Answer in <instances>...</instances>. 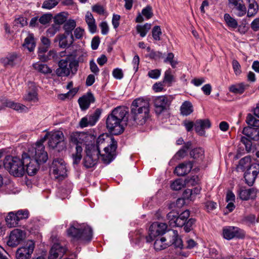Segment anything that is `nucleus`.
Masks as SVG:
<instances>
[{
  "instance_id": "nucleus-63",
  "label": "nucleus",
  "mask_w": 259,
  "mask_h": 259,
  "mask_svg": "<svg viewBox=\"0 0 259 259\" xmlns=\"http://www.w3.org/2000/svg\"><path fill=\"white\" fill-rule=\"evenodd\" d=\"M112 75L113 77L117 79H121L123 76L122 70L118 68L113 70Z\"/></svg>"
},
{
  "instance_id": "nucleus-44",
  "label": "nucleus",
  "mask_w": 259,
  "mask_h": 259,
  "mask_svg": "<svg viewBox=\"0 0 259 259\" xmlns=\"http://www.w3.org/2000/svg\"><path fill=\"white\" fill-rule=\"evenodd\" d=\"M101 112L99 109H97L91 115L87 116L90 121L91 126L94 125L97 121L99 120L101 115Z\"/></svg>"
},
{
  "instance_id": "nucleus-4",
  "label": "nucleus",
  "mask_w": 259,
  "mask_h": 259,
  "mask_svg": "<svg viewBox=\"0 0 259 259\" xmlns=\"http://www.w3.org/2000/svg\"><path fill=\"white\" fill-rule=\"evenodd\" d=\"M127 113V109L124 107L119 106L113 109L106 119V126L109 131L114 135L122 133L123 128L121 123Z\"/></svg>"
},
{
  "instance_id": "nucleus-15",
  "label": "nucleus",
  "mask_w": 259,
  "mask_h": 259,
  "mask_svg": "<svg viewBox=\"0 0 259 259\" xmlns=\"http://www.w3.org/2000/svg\"><path fill=\"white\" fill-rule=\"evenodd\" d=\"M75 64L73 62H69L67 59H62L59 62V68L56 72L59 76H67L70 74V71Z\"/></svg>"
},
{
  "instance_id": "nucleus-42",
  "label": "nucleus",
  "mask_w": 259,
  "mask_h": 259,
  "mask_svg": "<svg viewBox=\"0 0 259 259\" xmlns=\"http://www.w3.org/2000/svg\"><path fill=\"white\" fill-rule=\"evenodd\" d=\"M224 18L229 27L234 29L238 27V22L236 20L232 17L229 14H225Z\"/></svg>"
},
{
  "instance_id": "nucleus-61",
  "label": "nucleus",
  "mask_w": 259,
  "mask_h": 259,
  "mask_svg": "<svg viewBox=\"0 0 259 259\" xmlns=\"http://www.w3.org/2000/svg\"><path fill=\"white\" fill-rule=\"evenodd\" d=\"M76 92H77V90L74 89L73 90H70L66 94H60L59 95V98H60V99H61L62 100H64L66 98H69L70 97H72L76 94Z\"/></svg>"
},
{
  "instance_id": "nucleus-62",
  "label": "nucleus",
  "mask_w": 259,
  "mask_h": 259,
  "mask_svg": "<svg viewBox=\"0 0 259 259\" xmlns=\"http://www.w3.org/2000/svg\"><path fill=\"white\" fill-rule=\"evenodd\" d=\"M232 66L235 74L236 75H239L241 72V70L240 69L241 66L239 62L237 60H234L232 61Z\"/></svg>"
},
{
  "instance_id": "nucleus-64",
  "label": "nucleus",
  "mask_w": 259,
  "mask_h": 259,
  "mask_svg": "<svg viewBox=\"0 0 259 259\" xmlns=\"http://www.w3.org/2000/svg\"><path fill=\"white\" fill-rule=\"evenodd\" d=\"M90 68L91 71L96 75H97L99 72L100 70L93 60L90 62Z\"/></svg>"
},
{
  "instance_id": "nucleus-7",
  "label": "nucleus",
  "mask_w": 259,
  "mask_h": 259,
  "mask_svg": "<svg viewBox=\"0 0 259 259\" xmlns=\"http://www.w3.org/2000/svg\"><path fill=\"white\" fill-rule=\"evenodd\" d=\"M4 164L9 173L16 177H22L25 173L22 158L8 155L5 157Z\"/></svg>"
},
{
  "instance_id": "nucleus-27",
  "label": "nucleus",
  "mask_w": 259,
  "mask_h": 259,
  "mask_svg": "<svg viewBox=\"0 0 259 259\" xmlns=\"http://www.w3.org/2000/svg\"><path fill=\"white\" fill-rule=\"evenodd\" d=\"M72 34H63L59 36V45L60 47L65 48L69 47L73 42Z\"/></svg>"
},
{
  "instance_id": "nucleus-54",
  "label": "nucleus",
  "mask_w": 259,
  "mask_h": 259,
  "mask_svg": "<svg viewBox=\"0 0 259 259\" xmlns=\"http://www.w3.org/2000/svg\"><path fill=\"white\" fill-rule=\"evenodd\" d=\"M196 222L195 219L193 218H191L188 220L185 224L183 226L184 229L186 232H189L193 229V226L195 224Z\"/></svg>"
},
{
  "instance_id": "nucleus-23",
  "label": "nucleus",
  "mask_w": 259,
  "mask_h": 259,
  "mask_svg": "<svg viewBox=\"0 0 259 259\" xmlns=\"http://www.w3.org/2000/svg\"><path fill=\"white\" fill-rule=\"evenodd\" d=\"M210 122L208 119L198 120L195 123L196 132L200 136H204L205 134V129L210 127Z\"/></svg>"
},
{
  "instance_id": "nucleus-19",
  "label": "nucleus",
  "mask_w": 259,
  "mask_h": 259,
  "mask_svg": "<svg viewBox=\"0 0 259 259\" xmlns=\"http://www.w3.org/2000/svg\"><path fill=\"white\" fill-rule=\"evenodd\" d=\"M66 251L65 247L59 243H55L52 246L49 256V259H60Z\"/></svg>"
},
{
  "instance_id": "nucleus-35",
  "label": "nucleus",
  "mask_w": 259,
  "mask_h": 259,
  "mask_svg": "<svg viewBox=\"0 0 259 259\" xmlns=\"http://www.w3.org/2000/svg\"><path fill=\"white\" fill-rule=\"evenodd\" d=\"M248 3L247 16L252 17L254 16L257 13L258 6L255 0H247Z\"/></svg>"
},
{
  "instance_id": "nucleus-26",
  "label": "nucleus",
  "mask_w": 259,
  "mask_h": 259,
  "mask_svg": "<svg viewBox=\"0 0 259 259\" xmlns=\"http://www.w3.org/2000/svg\"><path fill=\"white\" fill-rule=\"evenodd\" d=\"M242 133L251 140H259L258 128H253L250 126L245 127L243 128Z\"/></svg>"
},
{
  "instance_id": "nucleus-57",
  "label": "nucleus",
  "mask_w": 259,
  "mask_h": 259,
  "mask_svg": "<svg viewBox=\"0 0 259 259\" xmlns=\"http://www.w3.org/2000/svg\"><path fill=\"white\" fill-rule=\"evenodd\" d=\"M142 14L145 16L147 19L151 18L153 16L152 7L150 6H147L142 10Z\"/></svg>"
},
{
  "instance_id": "nucleus-52",
  "label": "nucleus",
  "mask_w": 259,
  "mask_h": 259,
  "mask_svg": "<svg viewBox=\"0 0 259 259\" xmlns=\"http://www.w3.org/2000/svg\"><path fill=\"white\" fill-rule=\"evenodd\" d=\"M72 188V184L71 183H67L65 187H63L61 190L62 193L61 197L62 198L67 197L68 195L70 193Z\"/></svg>"
},
{
  "instance_id": "nucleus-39",
  "label": "nucleus",
  "mask_w": 259,
  "mask_h": 259,
  "mask_svg": "<svg viewBox=\"0 0 259 259\" xmlns=\"http://www.w3.org/2000/svg\"><path fill=\"white\" fill-rule=\"evenodd\" d=\"M168 245V244L166 242V239L163 237L157 238L154 244V248L156 250L164 249Z\"/></svg>"
},
{
  "instance_id": "nucleus-12",
  "label": "nucleus",
  "mask_w": 259,
  "mask_h": 259,
  "mask_svg": "<svg viewBox=\"0 0 259 259\" xmlns=\"http://www.w3.org/2000/svg\"><path fill=\"white\" fill-rule=\"evenodd\" d=\"M34 247V242L31 240H27L22 247L17 249V259H30Z\"/></svg>"
},
{
  "instance_id": "nucleus-49",
  "label": "nucleus",
  "mask_w": 259,
  "mask_h": 259,
  "mask_svg": "<svg viewBox=\"0 0 259 259\" xmlns=\"http://www.w3.org/2000/svg\"><path fill=\"white\" fill-rule=\"evenodd\" d=\"M59 3L58 0H46L42 5V8L44 9L50 10L56 6Z\"/></svg>"
},
{
  "instance_id": "nucleus-18",
  "label": "nucleus",
  "mask_w": 259,
  "mask_h": 259,
  "mask_svg": "<svg viewBox=\"0 0 259 259\" xmlns=\"http://www.w3.org/2000/svg\"><path fill=\"white\" fill-rule=\"evenodd\" d=\"M228 6L237 11V15L242 17L246 13V8L243 0H228Z\"/></svg>"
},
{
  "instance_id": "nucleus-14",
  "label": "nucleus",
  "mask_w": 259,
  "mask_h": 259,
  "mask_svg": "<svg viewBox=\"0 0 259 259\" xmlns=\"http://www.w3.org/2000/svg\"><path fill=\"white\" fill-rule=\"evenodd\" d=\"M258 173L259 163H255L249 166V167L245 172L244 175L246 183L249 186H252Z\"/></svg>"
},
{
  "instance_id": "nucleus-21",
  "label": "nucleus",
  "mask_w": 259,
  "mask_h": 259,
  "mask_svg": "<svg viewBox=\"0 0 259 259\" xmlns=\"http://www.w3.org/2000/svg\"><path fill=\"white\" fill-rule=\"evenodd\" d=\"M257 190L254 188L246 189L241 188L239 190L240 198L242 200L254 199L256 196Z\"/></svg>"
},
{
  "instance_id": "nucleus-53",
  "label": "nucleus",
  "mask_w": 259,
  "mask_h": 259,
  "mask_svg": "<svg viewBox=\"0 0 259 259\" xmlns=\"http://www.w3.org/2000/svg\"><path fill=\"white\" fill-rule=\"evenodd\" d=\"M152 37L155 40H160V35L162 34L160 27L159 26H154L152 31Z\"/></svg>"
},
{
  "instance_id": "nucleus-60",
  "label": "nucleus",
  "mask_w": 259,
  "mask_h": 259,
  "mask_svg": "<svg viewBox=\"0 0 259 259\" xmlns=\"http://www.w3.org/2000/svg\"><path fill=\"white\" fill-rule=\"evenodd\" d=\"M52 17V16L51 14H44L39 18V21L42 24H46L50 22Z\"/></svg>"
},
{
  "instance_id": "nucleus-17",
  "label": "nucleus",
  "mask_w": 259,
  "mask_h": 259,
  "mask_svg": "<svg viewBox=\"0 0 259 259\" xmlns=\"http://www.w3.org/2000/svg\"><path fill=\"white\" fill-rule=\"evenodd\" d=\"M24 101L36 103L38 101L37 88L33 83H29V89L23 96Z\"/></svg>"
},
{
  "instance_id": "nucleus-29",
  "label": "nucleus",
  "mask_w": 259,
  "mask_h": 259,
  "mask_svg": "<svg viewBox=\"0 0 259 259\" xmlns=\"http://www.w3.org/2000/svg\"><path fill=\"white\" fill-rule=\"evenodd\" d=\"M169 235L170 237L171 244H173L176 247L182 248L183 246V242L181 238L179 237L177 231L171 230L169 231Z\"/></svg>"
},
{
  "instance_id": "nucleus-10",
  "label": "nucleus",
  "mask_w": 259,
  "mask_h": 259,
  "mask_svg": "<svg viewBox=\"0 0 259 259\" xmlns=\"http://www.w3.org/2000/svg\"><path fill=\"white\" fill-rule=\"evenodd\" d=\"M167 226L165 223L154 222L149 228V235L145 237L146 242H152L157 236L165 233Z\"/></svg>"
},
{
  "instance_id": "nucleus-1",
  "label": "nucleus",
  "mask_w": 259,
  "mask_h": 259,
  "mask_svg": "<svg viewBox=\"0 0 259 259\" xmlns=\"http://www.w3.org/2000/svg\"><path fill=\"white\" fill-rule=\"evenodd\" d=\"M48 158L47 152L45 150L44 145H34L29 148L27 152L22 154L24 167L25 172L29 176L36 174L39 169V164L46 162Z\"/></svg>"
},
{
  "instance_id": "nucleus-2",
  "label": "nucleus",
  "mask_w": 259,
  "mask_h": 259,
  "mask_svg": "<svg viewBox=\"0 0 259 259\" xmlns=\"http://www.w3.org/2000/svg\"><path fill=\"white\" fill-rule=\"evenodd\" d=\"M131 114L127 120L130 126L143 125L149 117V103L148 100L139 98L133 101Z\"/></svg>"
},
{
  "instance_id": "nucleus-24",
  "label": "nucleus",
  "mask_w": 259,
  "mask_h": 259,
  "mask_svg": "<svg viewBox=\"0 0 259 259\" xmlns=\"http://www.w3.org/2000/svg\"><path fill=\"white\" fill-rule=\"evenodd\" d=\"M193 167L191 161L182 163L177 166L175 169V173L179 176H183L189 173Z\"/></svg>"
},
{
  "instance_id": "nucleus-59",
  "label": "nucleus",
  "mask_w": 259,
  "mask_h": 259,
  "mask_svg": "<svg viewBox=\"0 0 259 259\" xmlns=\"http://www.w3.org/2000/svg\"><path fill=\"white\" fill-rule=\"evenodd\" d=\"M161 74V71L159 69L151 70L148 72V76L153 79H157Z\"/></svg>"
},
{
  "instance_id": "nucleus-32",
  "label": "nucleus",
  "mask_w": 259,
  "mask_h": 259,
  "mask_svg": "<svg viewBox=\"0 0 259 259\" xmlns=\"http://www.w3.org/2000/svg\"><path fill=\"white\" fill-rule=\"evenodd\" d=\"M32 67L34 70L45 75L51 74L52 72V69L48 65L39 62L33 63Z\"/></svg>"
},
{
  "instance_id": "nucleus-33",
  "label": "nucleus",
  "mask_w": 259,
  "mask_h": 259,
  "mask_svg": "<svg viewBox=\"0 0 259 259\" xmlns=\"http://www.w3.org/2000/svg\"><path fill=\"white\" fill-rule=\"evenodd\" d=\"M248 85L244 82L232 84L229 88V91L235 94H242L248 88Z\"/></svg>"
},
{
  "instance_id": "nucleus-30",
  "label": "nucleus",
  "mask_w": 259,
  "mask_h": 259,
  "mask_svg": "<svg viewBox=\"0 0 259 259\" xmlns=\"http://www.w3.org/2000/svg\"><path fill=\"white\" fill-rule=\"evenodd\" d=\"M85 21L88 26L90 32L92 33H95L97 31V27L96 24L95 19L91 12H87L85 15Z\"/></svg>"
},
{
  "instance_id": "nucleus-8",
  "label": "nucleus",
  "mask_w": 259,
  "mask_h": 259,
  "mask_svg": "<svg viewBox=\"0 0 259 259\" xmlns=\"http://www.w3.org/2000/svg\"><path fill=\"white\" fill-rule=\"evenodd\" d=\"M173 98L171 96H160L155 97L153 104L157 114H160L169 109Z\"/></svg>"
},
{
  "instance_id": "nucleus-34",
  "label": "nucleus",
  "mask_w": 259,
  "mask_h": 259,
  "mask_svg": "<svg viewBox=\"0 0 259 259\" xmlns=\"http://www.w3.org/2000/svg\"><path fill=\"white\" fill-rule=\"evenodd\" d=\"M35 46L36 43L33 34L32 33L28 34V36L25 38L23 46L27 49L29 52H31L34 51Z\"/></svg>"
},
{
  "instance_id": "nucleus-43",
  "label": "nucleus",
  "mask_w": 259,
  "mask_h": 259,
  "mask_svg": "<svg viewBox=\"0 0 259 259\" xmlns=\"http://www.w3.org/2000/svg\"><path fill=\"white\" fill-rule=\"evenodd\" d=\"M76 26V22L74 20H69L64 25L63 28L65 33L67 35L72 34V31Z\"/></svg>"
},
{
  "instance_id": "nucleus-41",
  "label": "nucleus",
  "mask_w": 259,
  "mask_h": 259,
  "mask_svg": "<svg viewBox=\"0 0 259 259\" xmlns=\"http://www.w3.org/2000/svg\"><path fill=\"white\" fill-rule=\"evenodd\" d=\"M84 137H82L83 138ZM70 140L73 144L77 146L79 144H82V132H74L70 134Z\"/></svg>"
},
{
  "instance_id": "nucleus-56",
  "label": "nucleus",
  "mask_w": 259,
  "mask_h": 259,
  "mask_svg": "<svg viewBox=\"0 0 259 259\" xmlns=\"http://www.w3.org/2000/svg\"><path fill=\"white\" fill-rule=\"evenodd\" d=\"M54 19V23L60 26V25L62 24L66 21V17L63 13H60L56 15Z\"/></svg>"
},
{
  "instance_id": "nucleus-40",
  "label": "nucleus",
  "mask_w": 259,
  "mask_h": 259,
  "mask_svg": "<svg viewBox=\"0 0 259 259\" xmlns=\"http://www.w3.org/2000/svg\"><path fill=\"white\" fill-rule=\"evenodd\" d=\"M151 27V24L148 23H145L144 25H138L136 26V30L141 37H144L146 35Z\"/></svg>"
},
{
  "instance_id": "nucleus-13",
  "label": "nucleus",
  "mask_w": 259,
  "mask_h": 259,
  "mask_svg": "<svg viewBox=\"0 0 259 259\" xmlns=\"http://www.w3.org/2000/svg\"><path fill=\"white\" fill-rule=\"evenodd\" d=\"M223 234L224 237L227 240H231L234 238H243L244 236L243 230L233 226L224 227Z\"/></svg>"
},
{
  "instance_id": "nucleus-37",
  "label": "nucleus",
  "mask_w": 259,
  "mask_h": 259,
  "mask_svg": "<svg viewBox=\"0 0 259 259\" xmlns=\"http://www.w3.org/2000/svg\"><path fill=\"white\" fill-rule=\"evenodd\" d=\"M190 155L196 161H202L204 158V151L202 148H194L190 151Z\"/></svg>"
},
{
  "instance_id": "nucleus-25",
  "label": "nucleus",
  "mask_w": 259,
  "mask_h": 259,
  "mask_svg": "<svg viewBox=\"0 0 259 259\" xmlns=\"http://www.w3.org/2000/svg\"><path fill=\"white\" fill-rule=\"evenodd\" d=\"M20 59V57L17 54L13 53L8 55L5 57L2 58L0 61L4 66H13Z\"/></svg>"
},
{
  "instance_id": "nucleus-50",
  "label": "nucleus",
  "mask_w": 259,
  "mask_h": 259,
  "mask_svg": "<svg viewBox=\"0 0 259 259\" xmlns=\"http://www.w3.org/2000/svg\"><path fill=\"white\" fill-rule=\"evenodd\" d=\"M185 183L182 179H177L170 185L171 188L174 190H180L184 187Z\"/></svg>"
},
{
  "instance_id": "nucleus-16",
  "label": "nucleus",
  "mask_w": 259,
  "mask_h": 259,
  "mask_svg": "<svg viewBox=\"0 0 259 259\" xmlns=\"http://www.w3.org/2000/svg\"><path fill=\"white\" fill-rule=\"evenodd\" d=\"M85 151L86 156L84 158V165L87 168L94 167L97 163V160L99 158V155H100V152L98 151L97 149Z\"/></svg>"
},
{
  "instance_id": "nucleus-31",
  "label": "nucleus",
  "mask_w": 259,
  "mask_h": 259,
  "mask_svg": "<svg viewBox=\"0 0 259 259\" xmlns=\"http://www.w3.org/2000/svg\"><path fill=\"white\" fill-rule=\"evenodd\" d=\"M15 211H11L8 213L6 218V225L9 228L16 227L19 224V220Z\"/></svg>"
},
{
  "instance_id": "nucleus-58",
  "label": "nucleus",
  "mask_w": 259,
  "mask_h": 259,
  "mask_svg": "<svg viewBox=\"0 0 259 259\" xmlns=\"http://www.w3.org/2000/svg\"><path fill=\"white\" fill-rule=\"evenodd\" d=\"M241 142L245 145L246 151L250 152L252 147L251 142L245 137H241Z\"/></svg>"
},
{
  "instance_id": "nucleus-20",
  "label": "nucleus",
  "mask_w": 259,
  "mask_h": 259,
  "mask_svg": "<svg viewBox=\"0 0 259 259\" xmlns=\"http://www.w3.org/2000/svg\"><path fill=\"white\" fill-rule=\"evenodd\" d=\"M82 143L85 146V151L92 150L96 149L94 144L95 141V137L90 133L82 132Z\"/></svg>"
},
{
  "instance_id": "nucleus-22",
  "label": "nucleus",
  "mask_w": 259,
  "mask_h": 259,
  "mask_svg": "<svg viewBox=\"0 0 259 259\" xmlns=\"http://www.w3.org/2000/svg\"><path fill=\"white\" fill-rule=\"evenodd\" d=\"M94 101V97L91 92H88L78 99V103L82 110H86L89 108L91 103Z\"/></svg>"
},
{
  "instance_id": "nucleus-6",
  "label": "nucleus",
  "mask_w": 259,
  "mask_h": 259,
  "mask_svg": "<svg viewBox=\"0 0 259 259\" xmlns=\"http://www.w3.org/2000/svg\"><path fill=\"white\" fill-rule=\"evenodd\" d=\"M48 139V145L52 149H56L58 151H61L66 148V142L63 133L61 131H56L48 132L43 138L37 141L35 146L38 145H44V142Z\"/></svg>"
},
{
  "instance_id": "nucleus-46",
  "label": "nucleus",
  "mask_w": 259,
  "mask_h": 259,
  "mask_svg": "<svg viewBox=\"0 0 259 259\" xmlns=\"http://www.w3.org/2000/svg\"><path fill=\"white\" fill-rule=\"evenodd\" d=\"M82 151V148L80 146H77L76 147V152L75 154H72L73 164H77L80 162V161L82 158V155H81Z\"/></svg>"
},
{
  "instance_id": "nucleus-11",
  "label": "nucleus",
  "mask_w": 259,
  "mask_h": 259,
  "mask_svg": "<svg viewBox=\"0 0 259 259\" xmlns=\"http://www.w3.org/2000/svg\"><path fill=\"white\" fill-rule=\"evenodd\" d=\"M26 238V232L25 231L20 229H14L11 231L8 240L7 241V245L10 247H16L21 243Z\"/></svg>"
},
{
  "instance_id": "nucleus-45",
  "label": "nucleus",
  "mask_w": 259,
  "mask_h": 259,
  "mask_svg": "<svg viewBox=\"0 0 259 259\" xmlns=\"http://www.w3.org/2000/svg\"><path fill=\"white\" fill-rule=\"evenodd\" d=\"M178 218V213L175 211H170L167 214V219L169 225L172 227H177L176 219Z\"/></svg>"
},
{
  "instance_id": "nucleus-9",
  "label": "nucleus",
  "mask_w": 259,
  "mask_h": 259,
  "mask_svg": "<svg viewBox=\"0 0 259 259\" xmlns=\"http://www.w3.org/2000/svg\"><path fill=\"white\" fill-rule=\"evenodd\" d=\"M51 174L56 179L62 180L66 176V166L64 161L61 158L53 160L51 167Z\"/></svg>"
},
{
  "instance_id": "nucleus-28",
  "label": "nucleus",
  "mask_w": 259,
  "mask_h": 259,
  "mask_svg": "<svg viewBox=\"0 0 259 259\" xmlns=\"http://www.w3.org/2000/svg\"><path fill=\"white\" fill-rule=\"evenodd\" d=\"M3 104L6 107L11 108L18 112H26L27 108L24 105L20 103H15L14 101L6 99L3 102Z\"/></svg>"
},
{
  "instance_id": "nucleus-55",
  "label": "nucleus",
  "mask_w": 259,
  "mask_h": 259,
  "mask_svg": "<svg viewBox=\"0 0 259 259\" xmlns=\"http://www.w3.org/2000/svg\"><path fill=\"white\" fill-rule=\"evenodd\" d=\"M60 26L55 23L53 24L47 31L48 36H53L60 29Z\"/></svg>"
},
{
  "instance_id": "nucleus-5",
  "label": "nucleus",
  "mask_w": 259,
  "mask_h": 259,
  "mask_svg": "<svg viewBox=\"0 0 259 259\" xmlns=\"http://www.w3.org/2000/svg\"><path fill=\"white\" fill-rule=\"evenodd\" d=\"M68 236L73 242H87L92 239L93 232L91 228L87 224H79L73 222L67 230Z\"/></svg>"
},
{
  "instance_id": "nucleus-3",
  "label": "nucleus",
  "mask_w": 259,
  "mask_h": 259,
  "mask_svg": "<svg viewBox=\"0 0 259 259\" xmlns=\"http://www.w3.org/2000/svg\"><path fill=\"white\" fill-rule=\"evenodd\" d=\"M95 148L100 152V149L103 148L104 153H100V156L104 162L108 164L116 155L117 142L111 136L107 134H102L98 138Z\"/></svg>"
},
{
  "instance_id": "nucleus-38",
  "label": "nucleus",
  "mask_w": 259,
  "mask_h": 259,
  "mask_svg": "<svg viewBox=\"0 0 259 259\" xmlns=\"http://www.w3.org/2000/svg\"><path fill=\"white\" fill-rule=\"evenodd\" d=\"M190 211L186 210L182 212L180 215L178 214V218L176 219L177 227H182L186 223L190 217Z\"/></svg>"
},
{
  "instance_id": "nucleus-36",
  "label": "nucleus",
  "mask_w": 259,
  "mask_h": 259,
  "mask_svg": "<svg viewBox=\"0 0 259 259\" xmlns=\"http://www.w3.org/2000/svg\"><path fill=\"white\" fill-rule=\"evenodd\" d=\"M193 111V107L192 103L188 101L183 103L180 107L181 114L183 116H188Z\"/></svg>"
},
{
  "instance_id": "nucleus-47",
  "label": "nucleus",
  "mask_w": 259,
  "mask_h": 259,
  "mask_svg": "<svg viewBox=\"0 0 259 259\" xmlns=\"http://www.w3.org/2000/svg\"><path fill=\"white\" fill-rule=\"evenodd\" d=\"M246 122L248 124L249 126L255 127V128L259 127V120L255 118L251 114H248Z\"/></svg>"
},
{
  "instance_id": "nucleus-48",
  "label": "nucleus",
  "mask_w": 259,
  "mask_h": 259,
  "mask_svg": "<svg viewBox=\"0 0 259 259\" xmlns=\"http://www.w3.org/2000/svg\"><path fill=\"white\" fill-rule=\"evenodd\" d=\"M174 81V76L172 74V71L170 69L166 70L164 72L163 78V82L171 84Z\"/></svg>"
},
{
  "instance_id": "nucleus-51",
  "label": "nucleus",
  "mask_w": 259,
  "mask_h": 259,
  "mask_svg": "<svg viewBox=\"0 0 259 259\" xmlns=\"http://www.w3.org/2000/svg\"><path fill=\"white\" fill-rule=\"evenodd\" d=\"M19 221L22 220L26 219L29 217V211L27 209H20L15 211Z\"/></svg>"
}]
</instances>
